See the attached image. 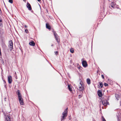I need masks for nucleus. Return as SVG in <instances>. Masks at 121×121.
<instances>
[{"label": "nucleus", "instance_id": "obj_18", "mask_svg": "<svg viewBox=\"0 0 121 121\" xmlns=\"http://www.w3.org/2000/svg\"><path fill=\"white\" fill-rule=\"evenodd\" d=\"M68 87L69 90L71 91H72V89L71 88L70 86L69 85H68Z\"/></svg>", "mask_w": 121, "mask_h": 121}, {"label": "nucleus", "instance_id": "obj_8", "mask_svg": "<svg viewBox=\"0 0 121 121\" xmlns=\"http://www.w3.org/2000/svg\"><path fill=\"white\" fill-rule=\"evenodd\" d=\"M54 36L55 37L56 40L57 42H58V35L55 32H54Z\"/></svg>", "mask_w": 121, "mask_h": 121}, {"label": "nucleus", "instance_id": "obj_20", "mask_svg": "<svg viewBox=\"0 0 121 121\" xmlns=\"http://www.w3.org/2000/svg\"><path fill=\"white\" fill-rule=\"evenodd\" d=\"M0 26L1 27L3 26V24L2 22H0Z\"/></svg>", "mask_w": 121, "mask_h": 121}, {"label": "nucleus", "instance_id": "obj_12", "mask_svg": "<svg viewBox=\"0 0 121 121\" xmlns=\"http://www.w3.org/2000/svg\"><path fill=\"white\" fill-rule=\"evenodd\" d=\"M115 96L117 100H119L120 97V95H119L115 94Z\"/></svg>", "mask_w": 121, "mask_h": 121}, {"label": "nucleus", "instance_id": "obj_31", "mask_svg": "<svg viewBox=\"0 0 121 121\" xmlns=\"http://www.w3.org/2000/svg\"><path fill=\"white\" fill-rule=\"evenodd\" d=\"M2 22V19H0V22Z\"/></svg>", "mask_w": 121, "mask_h": 121}, {"label": "nucleus", "instance_id": "obj_28", "mask_svg": "<svg viewBox=\"0 0 121 121\" xmlns=\"http://www.w3.org/2000/svg\"><path fill=\"white\" fill-rule=\"evenodd\" d=\"M55 53L57 55L58 54V52L57 51H56L55 52Z\"/></svg>", "mask_w": 121, "mask_h": 121}, {"label": "nucleus", "instance_id": "obj_16", "mask_svg": "<svg viewBox=\"0 0 121 121\" xmlns=\"http://www.w3.org/2000/svg\"><path fill=\"white\" fill-rule=\"evenodd\" d=\"M79 90L81 91H83L84 90V87L83 86H80L79 87Z\"/></svg>", "mask_w": 121, "mask_h": 121}, {"label": "nucleus", "instance_id": "obj_21", "mask_svg": "<svg viewBox=\"0 0 121 121\" xmlns=\"http://www.w3.org/2000/svg\"><path fill=\"white\" fill-rule=\"evenodd\" d=\"M70 52L72 53H73L74 52V51L73 49H70Z\"/></svg>", "mask_w": 121, "mask_h": 121}, {"label": "nucleus", "instance_id": "obj_41", "mask_svg": "<svg viewBox=\"0 0 121 121\" xmlns=\"http://www.w3.org/2000/svg\"><path fill=\"white\" fill-rule=\"evenodd\" d=\"M119 116H121V115H119Z\"/></svg>", "mask_w": 121, "mask_h": 121}, {"label": "nucleus", "instance_id": "obj_42", "mask_svg": "<svg viewBox=\"0 0 121 121\" xmlns=\"http://www.w3.org/2000/svg\"><path fill=\"white\" fill-rule=\"evenodd\" d=\"M82 59L81 60L82 61Z\"/></svg>", "mask_w": 121, "mask_h": 121}, {"label": "nucleus", "instance_id": "obj_39", "mask_svg": "<svg viewBox=\"0 0 121 121\" xmlns=\"http://www.w3.org/2000/svg\"><path fill=\"white\" fill-rule=\"evenodd\" d=\"M31 12H33V11L32 10L31 11Z\"/></svg>", "mask_w": 121, "mask_h": 121}, {"label": "nucleus", "instance_id": "obj_1", "mask_svg": "<svg viewBox=\"0 0 121 121\" xmlns=\"http://www.w3.org/2000/svg\"><path fill=\"white\" fill-rule=\"evenodd\" d=\"M16 93L17 94L18 98L20 104L21 105H23L24 102L23 99L22 97V95L20 92V91L19 90H18L16 92Z\"/></svg>", "mask_w": 121, "mask_h": 121}, {"label": "nucleus", "instance_id": "obj_37", "mask_svg": "<svg viewBox=\"0 0 121 121\" xmlns=\"http://www.w3.org/2000/svg\"><path fill=\"white\" fill-rule=\"evenodd\" d=\"M37 1L39 2L41 0H37Z\"/></svg>", "mask_w": 121, "mask_h": 121}, {"label": "nucleus", "instance_id": "obj_38", "mask_svg": "<svg viewBox=\"0 0 121 121\" xmlns=\"http://www.w3.org/2000/svg\"><path fill=\"white\" fill-rule=\"evenodd\" d=\"M53 46V45L52 44L51 45V46Z\"/></svg>", "mask_w": 121, "mask_h": 121}, {"label": "nucleus", "instance_id": "obj_11", "mask_svg": "<svg viewBox=\"0 0 121 121\" xmlns=\"http://www.w3.org/2000/svg\"><path fill=\"white\" fill-rule=\"evenodd\" d=\"M46 28L48 29L49 30H50L51 29V27L49 25V24L48 23H46Z\"/></svg>", "mask_w": 121, "mask_h": 121}, {"label": "nucleus", "instance_id": "obj_6", "mask_svg": "<svg viewBox=\"0 0 121 121\" xmlns=\"http://www.w3.org/2000/svg\"><path fill=\"white\" fill-rule=\"evenodd\" d=\"M28 9L29 10H31L32 9V8L30 4L28 2H27V5H26Z\"/></svg>", "mask_w": 121, "mask_h": 121}, {"label": "nucleus", "instance_id": "obj_13", "mask_svg": "<svg viewBox=\"0 0 121 121\" xmlns=\"http://www.w3.org/2000/svg\"><path fill=\"white\" fill-rule=\"evenodd\" d=\"M29 44L31 46H34L35 45V43L33 41H32L30 42Z\"/></svg>", "mask_w": 121, "mask_h": 121}, {"label": "nucleus", "instance_id": "obj_10", "mask_svg": "<svg viewBox=\"0 0 121 121\" xmlns=\"http://www.w3.org/2000/svg\"><path fill=\"white\" fill-rule=\"evenodd\" d=\"M67 116V114H62L61 119V121H62L64 120Z\"/></svg>", "mask_w": 121, "mask_h": 121}, {"label": "nucleus", "instance_id": "obj_29", "mask_svg": "<svg viewBox=\"0 0 121 121\" xmlns=\"http://www.w3.org/2000/svg\"><path fill=\"white\" fill-rule=\"evenodd\" d=\"M3 81L4 82V84H6V82H5V81L4 80H3Z\"/></svg>", "mask_w": 121, "mask_h": 121}, {"label": "nucleus", "instance_id": "obj_3", "mask_svg": "<svg viewBox=\"0 0 121 121\" xmlns=\"http://www.w3.org/2000/svg\"><path fill=\"white\" fill-rule=\"evenodd\" d=\"M4 118L5 121H10V117L9 114H5Z\"/></svg>", "mask_w": 121, "mask_h": 121}, {"label": "nucleus", "instance_id": "obj_22", "mask_svg": "<svg viewBox=\"0 0 121 121\" xmlns=\"http://www.w3.org/2000/svg\"><path fill=\"white\" fill-rule=\"evenodd\" d=\"M28 32V30L27 29L25 30V32H26V33H27Z\"/></svg>", "mask_w": 121, "mask_h": 121}, {"label": "nucleus", "instance_id": "obj_4", "mask_svg": "<svg viewBox=\"0 0 121 121\" xmlns=\"http://www.w3.org/2000/svg\"><path fill=\"white\" fill-rule=\"evenodd\" d=\"M9 46L10 48V51H12L13 49V43L12 41L11 40H10L9 42Z\"/></svg>", "mask_w": 121, "mask_h": 121}, {"label": "nucleus", "instance_id": "obj_24", "mask_svg": "<svg viewBox=\"0 0 121 121\" xmlns=\"http://www.w3.org/2000/svg\"><path fill=\"white\" fill-rule=\"evenodd\" d=\"M104 85L105 86H108V84L107 83H105L104 84Z\"/></svg>", "mask_w": 121, "mask_h": 121}, {"label": "nucleus", "instance_id": "obj_5", "mask_svg": "<svg viewBox=\"0 0 121 121\" xmlns=\"http://www.w3.org/2000/svg\"><path fill=\"white\" fill-rule=\"evenodd\" d=\"M82 63L83 66L84 67H86L88 65L87 62L85 60H82Z\"/></svg>", "mask_w": 121, "mask_h": 121}, {"label": "nucleus", "instance_id": "obj_27", "mask_svg": "<svg viewBox=\"0 0 121 121\" xmlns=\"http://www.w3.org/2000/svg\"><path fill=\"white\" fill-rule=\"evenodd\" d=\"M101 77H102V78L103 79H104V75H101Z\"/></svg>", "mask_w": 121, "mask_h": 121}, {"label": "nucleus", "instance_id": "obj_26", "mask_svg": "<svg viewBox=\"0 0 121 121\" xmlns=\"http://www.w3.org/2000/svg\"><path fill=\"white\" fill-rule=\"evenodd\" d=\"M117 117L118 119V121H119L120 120V118L118 116V115H117Z\"/></svg>", "mask_w": 121, "mask_h": 121}, {"label": "nucleus", "instance_id": "obj_34", "mask_svg": "<svg viewBox=\"0 0 121 121\" xmlns=\"http://www.w3.org/2000/svg\"><path fill=\"white\" fill-rule=\"evenodd\" d=\"M111 4L112 5H113V4H114V3L113 2H111Z\"/></svg>", "mask_w": 121, "mask_h": 121}, {"label": "nucleus", "instance_id": "obj_36", "mask_svg": "<svg viewBox=\"0 0 121 121\" xmlns=\"http://www.w3.org/2000/svg\"><path fill=\"white\" fill-rule=\"evenodd\" d=\"M102 108L103 109H104V108H105V109L106 108V107L104 108V107H102Z\"/></svg>", "mask_w": 121, "mask_h": 121}, {"label": "nucleus", "instance_id": "obj_40", "mask_svg": "<svg viewBox=\"0 0 121 121\" xmlns=\"http://www.w3.org/2000/svg\"><path fill=\"white\" fill-rule=\"evenodd\" d=\"M24 1H26V0H23Z\"/></svg>", "mask_w": 121, "mask_h": 121}, {"label": "nucleus", "instance_id": "obj_2", "mask_svg": "<svg viewBox=\"0 0 121 121\" xmlns=\"http://www.w3.org/2000/svg\"><path fill=\"white\" fill-rule=\"evenodd\" d=\"M102 102L103 105L104 107L108 105H109V102L106 99H102Z\"/></svg>", "mask_w": 121, "mask_h": 121}, {"label": "nucleus", "instance_id": "obj_25", "mask_svg": "<svg viewBox=\"0 0 121 121\" xmlns=\"http://www.w3.org/2000/svg\"><path fill=\"white\" fill-rule=\"evenodd\" d=\"M102 121H106L105 119L103 117L102 118Z\"/></svg>", "mask_w": 121, "mask_h": 121}, {"label": "nucleus", "instance_id": "obj_32", "mask_svg": "<svg viewBox=\"0 0 121 121\" xmlns=\"http://www.w3.org/2000/svg\"><path fill=\"white\" fill-rule=\"evenodd\" d=\"M80 84L81 85V86H83L82 84L81 83V82L80 83Z\"/></svg>", "mask_w": 121, "mask_h": 121}, {"label": "nucleus", "instance_id": "obj_14", "mask_svg": "<svg viewBox=\"0 0 121 121\" xmlns=\"http://www.w3.org/2000/svg\"><path fill=\"white\" fill-rule=\"evenodd\" d=\"M86 81L87 83L89 85L91 83L90 80L89 78H87V79Z\"/></svg>", "mask_w": 121, "mask_h": 121}, {"label": "nucleus", "instance_id": "obj_35", "mask_svg": "<svg viewBox=\"0 0 121 121\" xmlns=\"http://www.w3.org/2000/svg\"><path fill=\"white\" fill-rule=\"evenodd\" d=\"M25 26V28H26L27 27V26L26 25H25V26Z\"/></svg>", "mask_w": 121, "mask_h": 121}, {"label": "nucleus", "instance_id": "obj_15", "mask_svg": "<svg viewBox=\"0 0 121 121\" xmlns=\"http://www.w3.org/2000/svg\"><path fill=\"white\" fill-rule=\"evenodd\" d=\"M99 85H100V86H99V88H100L102 87L103 86V84L102 83V82H99Z\"/></svg>", "mask_w": 121, "mask_h": 121}, {"label": "nucleus", "instance_id": "obj_23", "mask_svg": "<svg viewBox=\"0 0 121 121\" xmlns=\"http://www.w3.org/2000/svg\"><path fill=\"white\" fill-rule=\"evenodd\" d=\"M9 2L11 3H13V0H9Z\"/></svg>", "mask_w": 121, "mask_h": 121}, {"label": "nucleus", "instance_id": "obj_7", "mask_svg": "<svg viewBox=\"0 0 121 121\" xmlns=\"http://www.w3.org/2000/svg\"><path fill=\"white\" fill-rule=\"evenodd\" d=\"M8 80L9 84H11L12 82V78L11 76H9L8 77Z\"/></svg>", "mask_w": 121, "mask_h": 121}, {"label": "nucleus", "instance_id": "obj_30", "mask_svg": "<svg viewBox=\"0 0 121 121\" xmlns=\"http://www.w3.org/2000/svg\"><path fill=\"white\" fill-rule=\"evenodd\" d=\"M114 4H113V5H112L111 6V7L113 8H114Z\"/></svg>", "mask_w": 121, "mask_h": 121}, {"label": "nucleus", "instance_id": "obj_9", "mask_svg": "<svg viewBox=\"0 0 121 121\" xmlns=\"http://www.w3.org/2000/svg\"><path fill=\"white\" fill-rule=\"evenodd\" d=\"M97 94L99 97H100L102 96V92L100 90H99L98 91Z\"/></svg>", "mask_w": 121, "mask_h": 121}, {"label": "nucleus", "instance_id": "obj_17", "mask_svg": "<svg viewBox=\"0 0 121 121\" xmlns=\"http://www.w3.org/2000/svg\"><path fill=\"white\" fill-rule=\"evenodd\" d=\"M68 109V108H67L65 109L64 111L62 113H67V110Z\"/></svg>", "mask_w": 121, "mask_h": 121}, {"label": "nucleus", "instance_id": "obj_33", "mask_svg": "<svg viewBox=\"0 0 121 121\" xmlns=\"http://www.w3.org/2000/svg\"><path fill=\"white\" fill-rule=\"evenodd\" d=\"M4 87L6 88V84H4Z\"/></svg>", "mask_w": 121, "mask_h": 121}, {"label": "nucleus", "instance_id": "obj_19", "mask_svg": "<svg viewBox=\"0 0 121 121\" xmlns=\"http://www.w3.org/2000/svg\"><path fill=\"white\" fill-rule=\"evenodd\" d=\"M77 67L79 69H82V68L78 64L77 65Z\"/></svg>", "mask_w": 121, "mask_h": 121}]
</instances>
